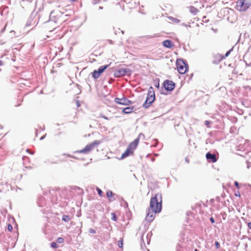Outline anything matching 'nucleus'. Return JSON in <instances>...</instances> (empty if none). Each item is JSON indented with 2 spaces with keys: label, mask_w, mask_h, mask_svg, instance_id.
Instances as JSON below:
<instances>
[{
  "label": "nucleus",
  "mask_w": 251,
  "mask_h": 251,
  "mask_svg": "<svg viewBox=\"0 0 251 251\" xmlns=\"http://www.w3.org/2000/svg\"><path fill=\"white\" fill-rule=\"evenodd\" d=\"M150 208L155 213H160L162 209V195L156 194L150 200Z\"/></svg>",
  "instance_id": "f257e3e1"
},
{
  "label": "nucleus",
  "mask_w": 251,
  "mask_h": 251,
  "mask_svg": "<svg viewBox=\"0 0 251 251\" xmlns=\"http://www.w3.org/2000/svg\"><path fill=\"white\" fill-rule=\"evenodd\" d=\"M101 141L100 140H95L92 143L86 145L84 149L76 151L74 153L88 154L91 151L98 147Z\"/></svg>",
  "instance_id": "f03ea898"
},
{
  "label": "nucleus",
  "mask_w": 251,
  "mask_h": 251,
  "mask_svg": "<svg viewBox=\"0 0 251 251\" xmlns=\"http://www.w3.org/2000/svg\"><path fill=\"white\" fill-rule=\"evenodd\" d=\"M155 100V94L153 91V89L152 87H150L149 89L147 97L146 100L143 104V106L145 108H149L151 104Z\"/></svg>",
  "instance_id": "7ed1b4c3"
},
{
  "label": "nucleus",
  "mask_w": 251,
  "mask_h": 251,
  "mask_svg": "<svg viewBox=\"0 0 251 251\" xmlns=\"http://www.w3.org/2000/svg\"><path fill=\"white\" fill-rule=\"evenodd\" d=\"M176 66L178 73L180 74H184L188 70L186 61L182 59H177Z\"/></svg>",
  "instance_id": "20e7f679"
},
{
  "label": "nucleus",
  "mask_w": 251,
  "mask_h": 251,
  "mask_svg": "<svg viewBox=\"0 0 251 251\" xmlns=\"http://www.w3.org/2000/svg\"><path fill=\"white\" fill-rule=\"evenodd\" d=\"M251 5V3L246 0H238L237 1L236 8L239 11H245Z\"/></svg>",
  "instance_id": "39448f33"
},
{
  "label": "nucleus",
  "mask_w": 251,
  "mask_h": 251,
  "mask_svg": "<svg viewBox=\"0 0 251 251\" xmlns=\"http://www.w3.org/2000/svg\"><path fill=\"white\" fill-rule=\"evenodd\" d=\"M130 72L131 71L128 68H121L115 71L114 75L116 77H120L130 74Z\"/></svg>",
  "instance_id": "423d86ee"
},
{
  "label": "nucleus",
  "mask_w": 251,
  "mask_h": 251,
  "mask_svg": "<svg viewBox=\"0 0 251 251\" xmlns=\"http://www.w3.org/2000/svg\"><path fill=\"white\" fill-rule=\"evenodd\" d=\"M61 16V14L59 11L52 10L50 13L49 22L52 21L55 23H57Z\"/></svg>",
  "instance_id": "0eeeda50"
},
{
  "label": "nucleus",
  "mask_w": 251,
  "mask_h": 251,
  "mask_svg": "<svg viewBox=\"0 0 251 251\" xmlns=\"http://www.w3.org/2000/svg\"><path fill=\"white\" fill-rule=\"evenodd\" d=\"M175 83L169 80H166L163 82V87L167 91H172L175 87Z\"/></svg>",
  "instance_id": "6e6552de"
},
{
  "label": "nucleus",
  "mask_w": 251,
  "mask_h": 251,
  "mask_svg": "<svg viewBox=\"0 0 251 251\" xmlns=\"http://www.w3.org/2000/svg\"><path fill=\"white\" fill-rule=\"evenodd\" d=\"M156 213L154 210H152V209L149 207L146 217V220L148 222H152L155 218V214Z\"/></svg>",
  "instance_id": "1a4fd4ad"
},
{
  "label": "nucleus",
  "mask_w": 251,
  "mask_h": 251,
  "mask_svg": "<svg viewBox=\"0 0 251 251\" xmlns=\"http://www.w3.org/2000/svg\"><path fill=\"white\" fill-rule=\"evenodd\" d=\"M114 101L119 104L124 105H128L131 103V101L125 97L122 98H116Z\"/></svg>",
  "instance_id": "9d476101"
},
{
  "label": "nucleus",
  "mask_w": 251,
  "mask_h": 251,
  "mask_svg": "<svg viewBox=\"0 0 251 251\" xmlns=\"http://www.w3.org/2000/svg\"><path fill=\"white\" fill-rule=\"evenodd\" d=\"M206 158L208 160V162H211L212 163L216 162L218 158L216 157V155L214 153H212L210 152H208L206 154Z\"/></svg>",
  "instance_id": "9b49d317"
},
{
  "label": "nucleus",
  "mask_w": 251,
  "mask_h": 251,
  "mask_svg": "<svg viewBox=\"0 0 251 251\" xmlns=\"http://www.w3.org/2000/svg\"><path fill=\"white\" fill-rule=\"evenodd\" d=\"M213 60L212 61V63L214 64H218L220 62L224 59V57L223 55L217 53L214 54L213 55Z\"/></svg>",
  "instance_id": "f8f14e48"
},
{
  "label": "nucleus",
  "mask_w": 251,
  "mask_h": 251,
  "mask_svg": "<svg viewBox=\"0 0 251 251\" xmlns=\"http://www.w3.org/2000/svg\"><path fill=\"white\" fill-rule=\"evenodd\" d=\"M162 45L164 47L171 49L174 46L173 42L170 40H166L162 42Z\"/></svg>",
  "instance_id": "ddd939ff"
},
{
  "label": "nucleus",
  "mask_w": 251,
  "mask_h": 251,
  "mask_svg": "<svg viewBox=\"0 0 251 251\" xmlns=\"http://www.w3.org/2000/svg\"><path fill=\"white\" fill-rule=\"evenodd\" d=\"M38 204L40 207H44L46 205V201L44 197L41 196L39 198Z\"/></svg>",
  "instance_id": "4468645a"
},
{
  "label": "nucleus",
  "mask_w": 251,
  "mask_h": 251,
  "mask_svg": "<svg viewBox=\"0 0 251 251\" xmlns=\"http://www.w3.org/2000/svg\"><path fill=\"white\" fill-rule=\"evenodd\" d=\"M133 152H132V151H131L129 149L127 148L126 151L122 154V156L121 157V159H124L128 156L130 155V154H132Z\"/></svg>",
  "instance_id": "2eb2a0df"
},
{
  "label": "nucleus",
  "mask_w": 251,
  "mask_h": 251,
  "mask_svg": "<svg viewBox=\"0 0 251 251\" xmlns=\"http://www.w3.org/2000/svg\"><path fill=\"white\" fill-rule=\"evenodd\" d=\"M134 107H126L123 109V112L125 114H129L131 113Z\"/></svg>",
  "instance_id": "dca6fc26"
},
{
  "label": "nucleus",
  "mask_w": 251,
  "mask_h": 251,
  "mask_svg": "<svg viewBox=\"0 0 251 251\" xmlns=\"http://www.w3.org/2000/svg\"><path fill=\"white\" fill-rule=\"evenodd\" d=\"M189 11L191 13L193 14L194 15H196L199 12V10L193 6H191L189 7Z\"/></svg>",
  "instance_id": "f3484780"
},
{
  "label": "nucleus",
  "mask_w": 251,
  "mask_h": 251,
  "mask_svg": "<svg viewBox=\"0 0 251 251\" xmlns=\"http://www.w3.org/2000/svg\"><path fill=\"white\" fill-rule=\"evenodd\" d=\"M109 66V65L101 66L98 69L97 71L99 72V73H100V74L101 75L104 71V70L106 69Z\"/></svg>",
  "instance_id": "a211bd4d"
},
{
  "label": "nucleus",
  "mask_w": 251,
  "mask_h": 251,
  "mask_svg": "<svg viewBox=\"0 0 251 251\" xmlns=\"http://www.w3.org/2000/svg\"><path fill=\"white\" fill-rule=\"evenodd\" d=\"M71 218L70 216L67 215H63L62 216V220L65 223H68L70 221Z\"/></svg>",
  "instance_id": "6ab92c4d"
},
{
  "label": "nucleus",
  "mask_w": 251,
  "mask_h": 251,
  "mask_svg": "<svg viewBox=\"0 0 251 251\" xmlns=\"http://www.w3.org/2000/svg\"><path fill=\"white\" fill-rule=\"evenodd\" d=\"M100 73H99L97 70H94L92 73L93 77L95 79L98 78L100 77Z\"/></svg>",
  "instance_id": "aec40b11"
},
{
  "label": "nucleus",
  "mask_w": 251,
  "mask_h": 251,
  "mask_svg": "<svg viewBox=\"0 0 251 251\" xmlns=\"http://www.w3.org/2000/svg\"><path fill=\"white\" fill-rule=\"evenodd\" d=\"M136 147L137 146H136L132 142L129 144L127 148L132 151V152H133L134 150L136 148Z\"/></svg>",
  "instance_id": "412c9836"
},
{
  "label": "nucleus",
  "mask_w": 251,
  "mask_h": 251,
  "mask_svg": "<svg viewBox=\"0 0 251 251\" xmlns=\"http://www.w3.org/2000/svg\"><path fill=\"white\" fill-rule=\"evenodd\" d=\"M106 196L108 198H111L113 197V193L111 191L109 190L106 192Z\"/></svg>",
  "instance_id": "4be33fe9"
},
{
  "label": "nucleus",
  "mask_w": 251,
  "mask_h": 251,
  "mask_svg": "<svg viewBox=\"0 0 251 251\" xmlns=\"http://www.w3.org/2000/svg\"><path fill=\"white\" fill-rule=\"evenodd\" d=\"M50 247L53 249H56L58 247L57 244L56 242H51L50 244Z\"/></svg>",
  "instance_id": "5701e85b"
},
{
  "label": "nucleus",
  "mask_w": 251,
  "mask_h": 251,
  "mask_svg": "<svg viewBox=\"0 0 251 251\" xmlns=\"http://www.w3.org/2000/svg\"><path fill=\"white\" fill-rule=\"evenodd\" d=\"M111 220L115 222L117 221V218L116 214L114 212L111 213Z\"/></svg>",
  "instance_id": "b1692460"
},
{
  "label": "nucleus",
  "mask_w": 251,
  "mask_h": 251,
  "mask_svg": "<svg viewBox=\"0 0 251 251\" xmlns=\"http://www.w3.org/2000/svg\"><path fill=\"white\" fill-rule=\"evenodd\" d=\"M233 48H232L230 50L227 51L225 54V56H224V58L227 57L230 53V52L233 50Z\"/></svg>",
  "instance_id": "393cba45"
},
{
  "label": "nucleus",
  "mask_w": 251,
  "mask_h": 251,
  "mask_svg": "<svg viewBox=\"0 0 251 251\" xmlns=\"http://www.w3.org/2000/svg\"><path fill=\"white\" fill-rule=\"evenodd\" d=\"M64 239L62 237H58L56 240V242L58 243H62L64 242Z\"/></svg>",
  "instance_id": "a878e982"
},
{
  "label": "nucleus",
  "mask_w": 251,
  "mask_h": 251,
  "mask_svg": "<svg viewBox=\"0 0 251 251\" xmlns=\"http://www.w3.org/2000/svg\"><path fill=\"white\" fill-rule=\"evenodd\" d=\"M169 19H172L173 22L176 23H178L180 22L179 20L177 19V18H173L172 17H171L170 18H169Z\"/></svg>",
  "instance_id": "bb28decb"
},
{
  "label": "nucleus",
  "mask_w": 251,
  "mask_h": 251,
  "mask_svg": "<svg viewBox=\"0 0 251 251\" xmlns=\"http://www.w3.org/2000/svg\"><path fill=\"white\" fill-rule=\"evenodd\" d=\"M96 190L98 193L99 195H100V196H102V190L98 187L96 188Z\"/></svg>",
  "instance_id": "cd10ccee"
},
{
  "label": "nucleus",
  "mask_w": 251,
  "mask_h": 251,
  "mask_svg": "<svg viewBox=\"0 0 251 251\" xmlns=\"http://www.w3.org/2000/svg\"><path fill=\"white\" fill-rule=\"evenodd\" d=\"M63 155L67 156V157H69L74 158V159H77V158L76 157L72 155H70L69 154L63 153Z\"/></svg>",
  "instance_id": "c85d7f7f"
},
{
  "label": "nucleus",
  "mask_w": 251,
  "mask_h": 251,
  "mask_svg": "<svg viewBox=\"0 0 251 251\" xmlns=\"http://www.w3.org/2000/svg\"><path fill=\"white\" fill-rule=\"evenodd\" d=\"M145 135L143 133H140L139 135H138V138L140 139H145Z\"/></svg>",
  "instance_id": "c756f323"
},
{
  "label": "nucleus",
  "mask_w": 251,
  "mask_h": 251,
  "mask_svg": "<svg viewBox=\"0 0 251 251\" xmlns=\"http://www.w3.org/2000/svg\"><path fill=\"white\" fill-rule=\"evenodd\" d=\"M139 141V139L137 137L136 139H135L133 141V143L137 146Z\"/></svg>",
  "instance_id": "7c9ffc66"
},
{
  "label": "nucleus",
  "mask_w": 251,
  "mask_h": 251,
  "mask_svg": "<svg viewBox=\"0 0 251 251\" xmlns=\"http://www.w3.org/2000/svg\"><path fill=\"white\" fill-rule=\"evenodd\" d=\"M13 229L12 226L11 224H8L7 226V229L8 231H11Z\"/></svg>",
  "instance_id": "2f4dec72"
},
{
  "label": "nucleus",
  "mask_w": 251,
  "mask_h": 251,
  "mask_svg": "<svg viewBox=\"0 0 251 251\" xmlns=\"http://www.w3.org/2000/svg\"><path fill=\"white\" fill-rule=\"evenodd\" d=\"M215 245L217 249H220V244L218 241H215Z\"/></svg>",
  "instance_id": "473e14b6"
},
{
  "label": "nucleus",
  "mask_w": 251,
  "mask_h": 251,
  "mask_svg": "<svg viewBox=\"0 0 251 251\" xmlns=\"http://www.w3.org/2000/svg\"><path fill=\"white\" fill-rule=\"evenodd\" d=\"M89 232L92 234H95L96 233V231L93 228H90L89 229Z\"/></svg>",
  "instance_id": "72a5a7b5"
},
{
  "label": "nucleus",
  "mask_w": 251,
  "mask_h": 251,
  "mask_svg": "<svg viewBox=\"0 0 251 251\" xmlns=\"http://www.w3.org/2000/svg\"><path fill=\"white\" fill-rule=\"evenodd\" d=\"M100 117L102 118H103L104 119H106V120H109L110 119V118H108L106 116H105L104 115L101 114H100Z\"/></svg>",
  "instance_id": "f704fd0d"
},
{
  "label": "nucleus",
  "mask_w": 251,
  "mask_h": 251,
  "mask_svg": "<svg viewBox=\"0 0 251 251\" xmlns=\"http://www.w3.org/2000/svg\"><path fill=\"white\" fill-rule=\"evenodd\" d=\"M123 241L122 240H120L118 241V246L120 248H122L123 246Z\"/></svg>",
  "instance_id": "c9c22d12"
},
{
  "label": "nucleus",
  "mask_w": 251,
  "mask_h": 251,
  "mask_svg": "<svg viewBox=\"0 0 251 251\" xmlns=\"http://www.w3.org/2000/svg\"><path fill=\"white\" fill-rule=\"evenodd\" d=\"M234 185L237 189H239V184L237 181H235L234 182Z\"/></svg>",
  "instance_id": "e433bc0d"
},
{
  "label": "nucleus",
  "mask_w": 251,
  "mask_h": 251,
  "mask_svg": "<svg viewBox=\"0 0 251 251\" xmlns=\"http://www.w3.org/2000/svg\"><path fill=\"white\" fill-rule=\"evenodd\" d=\"M235 196L236 197H240V193L239 191H237V192H235Z\"/></svg>",
  "instance_id": "4c0bfd02"
},
{
  "label": "nucleus",
  "mask_w": 251,
  "mask_h": 251,
  "mask_svg": "<svg viewBox=\"0 0 251 251\" xmlns=\"http://www.w3.org/2000/svg\"><path fill=\"white\" fill-rule=\"evenodd\" d=\"M210 222L213 224L215 223V220L213 217L210 218Z\"/></svg>",
  "instance_id": "58836bf2"
},
{
  "label": "nucleus",
  "mask_w": 251,
  "mask_h": 251,
  "mask_svg": "<svg viewBox=\"0 0 251 251\" xmlns=\"http://www.w3.org/2000/svg\"><path fill=\"white\" fill-rule=\"evenodd\" d=\"M248 227L251 229V222H249L247 224Z\"/></svg>",
  "instance_id": "ea45409f"
},
{
  "label": "nucleus",
  "mask_w": 251,
  "mask_h": 251,
  "mask_svg": "<svg viewBox=\"0 0 251 251\" xmlns=\"http://www.w3.org/2000/svg\"><path fill=\"white\" fill-rule=\"evenodd\" d=\"M154 86L157 87V88H159V83L158 82L156 84H154Z\"/></svg>",
  "instance_id": "a19ab883"
},
{
  "label": "nucleus",
  "mask_w": 251,
  "mask_h": 251,
  "mask_svg": "<svg viewBox=\"0 0 251 251\" xmlns=\"http://www.w3.org/2000/svg\"><path fill=\"white\" fill-rule=\"evenodd\" d=\"M210 124V122H209V121H205V124L206 125H208V124Z\"/></svg>",
  "instance_id": "79ce46f5"
},
{
  "label": "nucleus",
  "mask_w": 251,
  "mask_h": 251,
  "mask_svg": "<svg viewBox=\"0 0 251 251\" xmlns=\"http://www.w3.org/2000/svg\"><path fill=\"white\" fill-rule=\"evenodd\" d=\"M3 65V62L2 61L0 60V66H1Z\"/></svg>",
  "instance_id": "37998d69"
},
{
  "label": "nucleus",
  "mask_w": 251,
  "mask_h": 251,
  "mask_svg": "<svg viewBox=\"0 0 251 251\" xmlns=\"http://www.w3.org/2000/svg\"><path fill=\"white\" fill-rule=\"evenodd\" d=\"M74 189L76 190L77 189H80V188L78 187L75 186Z\"/></svg>",
  "instance_id": "c03bdc74"
},
{
  "label": "nucleus",
  "mask_w": 251,
  "mask_h": 251,
  "mask_svg": "<svg viewBox=\"0 0 251 251\" xmlns=\"http://www.w3.org/2000/svg\"><path fill=\"white\" fill-rule=\"evenodd\" d=\"M76 104H77V107H79L80 104H79V103L78 101H77V102H76Z\"/></svg>",
  "instance_id": "a18cd8bd"
},
{
  "label": "nucleus",
  "mask_w": 251,
  "mask_h": 251,
  "mask_svg": "<svg viewBox=\"0 0 251 251\" xmlns=\"http://www.w3.org/2000/svg\"><path fill=\"white\" fill-rule=\"evenodd\" d=\"M45 137V136H42V137L40 138V139L41 140H43V139H44Z\"/></svg>",
  "instance_id": "49530a36"
},
{
  "label": "nucleus",
  "mask_w": 251,
  "mask_h": 251,
  "mask_svg": "<svg viewBox=\"0 0 251 251\" xmlns=\"http://www.w3.org/2000/svg\"><path fill=\"white\" fill-rule=\"evenodd\" d=\"M103 9V7L102 6L99 7V9Z\"/></svg>",
  "instance_id": "de8ad7c7"
},
{
  "label": "nucleus",
  "mask_w": 251,
  "mask_h": 251,
  "mask_svg": "<svg viewBox=\"0 0 251 251\" xmlns=\"http://www.w3.org/2000/svg\"><path fill=\"white\" fill-rule=\"evenodd\" d=\"M186 161H187V162H189V161L187 159H186Z\"/></svg>",
  "instance_id": "09e8293b"
},
{
  "label": "nucleus",
  "mask_w": 251,
  "mask_h": 251,
  "mask_svg": "<svg viewBox=\"0 0 251 251\" xmlns=\"http://www.w3.org/2000/svg\"><path fill=\"white\" fill-rule=\"evenodd\" d=\"M195 251H198L197 249H195Z\"/></svg>",
  "instance_id": "8fccbe9b"
},
{
  "label": "nucleus",
  "mask_w": 251,
  "mask_h": 251,
  "mask_svg": "<svg viewBox=\"0 0 251 251\" xmlns=\"http://www.w3.org/2000/svg\"><path fill=\"white\" fill-rule=\"evenodd\" d=\"M185 26H187L188 25H187L184 24Z\"/></svg>",
  "instance_id": "3c124183"
},
{
  "label": "nucleus",
  "mask_w": 251,
  "mask_h": 251,
  "mask_svg": "<svg viewBox=\"0 0 251 251\" xmlns=\"http://www.w3.org/2000/svg\"><path fill=\"white\" fill-rule=\"evenodd\" d=\"M111 42H112V41L110 40L109 43H111Z\"/></svg>",
  "instance_id": "603ef678"
}]
</instances>
